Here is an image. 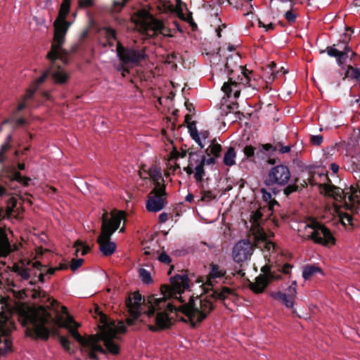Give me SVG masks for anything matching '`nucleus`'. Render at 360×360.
I'll return each instance as SVG.
<instances>
[{"label": "nucleus", "mask_w": 360, "mask_h": 360, "mask_svg": "<svg viewBox=\"0 0 360 360\" xmlns=\"http://www.w3.org/2000/svg\"><path fill=\"white\" fill-rule=\"evenodd\" d=\"M166 186L154 187L150 192L146 202V209L151 212L162 210L167 203Z\"/></svg>", "instance_id": "nucleus-12"}, {"label": "nucleus", "mask_w": 360, "mask_h": 360, "mask_svg": "<svg viewBox=\"0 0 360 360\" xmlns=\"http://www.w3.org/2000/svg\"><path fill=\"white\" fill-rule=\"evenodd\" d=\"M28 99H26L25 100L24 99V96H22V102L20 103H19V105H18L17 107V109L16 110L17 111H20L22 110V109H24L26 106V101H27Z\"/></svg>", "instance_id": "nucleus-52"}, {"label": "nucleus", "mask_w": 360, "mask_h": 360, "mask_svg": "<svg viewBox=\"0 0 360 360\" xmlns=\"http://www.w3.org/2000/svg\"><path fill=\"white\" fill-rule=\"evenodd\" d=\"M221 150V146L219 143H216L215 141H212L207 149L208 155H213L214 157H219Z\"/></svg>", "instance_id": "nucleus-31"}, {"label": "nucleus", "mask_w": 360, "mask_h": 360, "mask_svg": "<svg viewBox=\"0 0 360 360\" xmlns=\"http://www.w3.org/2000/svg\"><path fill=\"white\" fill-rule=\"evenodd\" d=\"M262 272L264 275L266 276L269 280V283L270 281L273 280H279L281 278V276L279 274L276 273L274 271L271 270V266L266 264L261 269Z\"/></svg>", "instance_id": "nucleus-29"}, {"label": "nucleus", "mask_w": 360, "mask_h": 360, "mask_svg": "<svg viewBox=\"0 0 360 360\" xmlns=\"http://www.w3.org/2000/svg\"><path fill=\"white\" fill-rule=\"evenodd\" d=\"M339 212L340 219L342 222V224L344 226H346L347 224H350L352 221V217L347 213H342L340 211H338Z\"/></svg>", "instance_id": "nucleus-37"}, {"label": "nucleus", "mask_w": 360, "mask_h": 360, "mask_svg": "<svg viewBox=\"0 0 360 360\" xmlns=\"http://www.w3.org/2000/svg\"><path fill=\"white\" fill-rule=\"evenodd\" d=\"M262 214L260 211H257L251 216V221L253 223L251 231L254 236L256 245L264 249L268 252L274 250V244L267 239L266 235L263 229L259 226V221L261 219Z\"/></svg>", "instance_id": "nucleus-11"}, {"label": "nucleus", "mask_w": 360, "mask_h": 360, "mask_svg": "<svg viewBox=\"0 0 360 360\" xmlns=\"http://www.w3.org/2000/svg\"><path fill=\"white\" fill-rule=\"evenodd\" d=\"M243 153L247 158L252 157L255 154V148L251 146H247L243 148Z\"/></svg>", "instance_id": "nucleus-43"}, {"label": "nucleus", "mask_w": 360, "mask_h": 360, "mask_svg": "<svg viewBox=\"0 0 360 360\" xmlns=\"http://www.w3.org/2000/svg\"><path fill=\"white\" fill-rule=\"evenodd\" d=\"M261 193L262 194V199L265 202H268L269 203L271 202V193L268 192L265 188L261 189Z\"/></svg>", "instance_id": "nucleus-44"}, {"label": "nucleus", "mask_w": 360, "mask_h": 360, "mask_svg": "<svg viewBox=\"0 0 360 360\" xmlns=\"http://www.w3.org/2000/svg\"><path fill=\"white\" fill-rule=\"evenodd\" d=\"M262 148L266 151H269V150L276 151V147H274L271 144H269V143L262 145Z\"/></svg>", "instance_id": "nucleus-51"}, {"label": "nucleus", "mask_w": 360, "mask_h": 360, "mask_svg": "<svg viewBox=\"0 0 360 360\" xmlns=\"http://www.w3.org/2000/svg\"><path fill=\"white\" fill-rule=\"evenodd\" d=\"M158 260L164 264H168L171 262V258L165 252H162L159 257Z\"/></svg>", "instance_id": "nucleus-40"}, {"label": "nucleus", "mask_w": 360, "mask_h": 360, "mask_svg": "<svg viewBox=\"0 0 360 360\" xmlns=\"http://www.w3.org/2000/svg\"><path fill=\"white\" fill-rule=\"evenodd\" d=\"M60 342L65 350H70V341L68 338L64 336L60 337Z\"/></svg>", "instance_id": "nucleus-46"}, {"label": "nucleus", "mask_w": 360, "mask_h": 360, "mask_svg": "<svg viewBox=\"0 0 360 360\" xmlns=\"http://www.w3.org/2000/svg\"><path fill=\"white\" fill-rule=\"evenodd\" d=\"M117 54L123 64L120 70L124 77L129 72L128 65H136L146 58L144 49L124 48L120 42L117 44Z\"/></svg>", "instance_id": "nucleus-9"}, {"label": "nucleus", "mask_w": 360, "mask_h": 360, "mask_svg": "<svg viewBox=\"0 0 360 360\" xmlns=\"http://www.w3.org/2000/svg\"><path fill=\"white\" fill-rule=\"evenodd\" d=\"M11 148V144L8 143H4L0 148L3 153H6Z\"/></svg>", "instance_id": "nucleus-53"}, {"label": "nucleus", "mask_w": 360, "mask_h": 360, "mask_svg": "<svg viewBox=\"0 0 360 360\" xmlns=\"http://www.w3.org/2000/svg\"><path fill=\"white\" fill-rule=\"evenodd\" d=\"M74 248H75V255L77 256L78 255L80 250L82 255H85L89 251V248L86 245H84L80 240H77L75 242Z\"/></svg>", "instance_id": "nucleus-33"}, {"label": "nucleus", "mask_w": 360, "mask_h": 360, "mask_svg": "<svg viewBox=\"0 0 360 360\" xmlns=\"http://www.w3.org/2000/svg\"><path fill=\"white\" fill-rule=\"evenodd\" d=\"M321 272V269L316 265H306L302 269V277L304 280H308L316 274Z\"/></svg>", "instance_id": "nucleus-27"}, {"label": "nucleus", "mask_w": 360, "mask_h": 360, "mask_svg": "<svg viewBox=\"0 0 360 360\" xmlns=\"http://www.w3.org/2000/svg\"><path fill=\"white\" fill-rule=\"evenodd\" d=\"M285 18L290 22H293L295 21L296 14L292 10H290L285 13Z\"/></svg>", "instance_id": "nucleus-45"}, {"label": "nucleus", "mask_w": 360, "mask_h": 360, "mask_svg": "<svg viewBox=\"0 0 360 360\" xmlns=\"http://www.w3.org/2000/svg\"><path fill=\"white\" fill-rule=\"evenodd\" d=\"M94 4L93 0H79V4L81 7H89Z\"/></svg>", "instance_id": "nucleus-48"}, {"label": "nucleus", "mask_w": 360, "mask_h": 360, "mask_svg": "<svg viewBox=\"0 0 360 360\" xmlns=\"http://www.w3.org/2000/svg\"><path fill=\"white\" fill-rule=\"evenodd\" d=\"M269 285V280L264 274H260L255 278V281L250 282L249 287L255 293H262Z\"/></svg>", "instance_id": "nucleus-21"}, {"label": "nucleus", "mask_w": 360, "mask_h": 360, "mask_svg": "<svg viewBox=\"0 0 360 360\" xmlns=\"http://www.w3.org/2000/svg\"><path fill=\"white\" fill-rule=\"evenodd\" d=\"M297 284L296 281H292L287 288L286 292L281 291H274L270 292L269 295L273 299L281 302L287 308H293L295 298L297 297Z\"/></svg>", "instance_id": "nucleus-15"}, {"label": "nucleus", "mask_w": 360, "mask_h": 360, "mask_svg": "<svg viewBox=\"0 0 360 360\" xmlns=\"http://www.w3.org/2000/svg\"><path fill=\"white\" fill-rule=\"evenodd\" d=\"M270 70L271 71V75L273 76V79L277 76L280 73V72L283 71V74H285L287 72L286 70L283 69V68H281L280 70H274L276 67V64L274 62H271L269 65Z\"/></svg>", "instance_id": "nucleus-38"}, {"label": "nucleus", "mask_w": 360, "mask_h": 360, "mask_svg": "<svg viewBox=\"0 0 360 360\" xmlns=\"http://www.w3.org/2000/svg\"><path fill=\"white\" fill-rule=\"evenodd\" d=\"M291 268H292V266L290 264H285L282 268V271H283V273L287 274L290 272V270Z\"/></svg>", "instance_id": "nucleus-56"}, {"label": "nucleus", "mask_w": 360, "mask_h": 360, "mask_svg": "<svg viewBox=\"0 0 360 360\" xmlns=\"http://www.w3.org/2000/svg\"><path fill=\"white\" fill-rule=\"evenodd\" d=\"M16 122L18 124L22 125V124H24L26 123V120L23 118H20V119L17 120Z\"/></svg>", "instance_id": "nucleus-58"}, {"label": "nucleus", "mask_w": 360, "mask_h": 360, "mask_svg": "<svg viewBox=\"0 0 360 360\" xmlns=\"http://www.w3.org/2000/svg\"><path fill=\"white\" fill-rule=\"evenodd\" d=\"M168 219L167 214L165 212H162L159 215V221L161 223H165Z\"/></svg>", "instance_id": "nucleus-54"}, {"label": "nucleus", "mask_w": 360, "mask_h": 360, "mask_svg": "<svg viewBox=\"0 0 360 360\" xmlns=\"http://www.w3.org/2000/svg\"><path fill=\"white\" fill-rule=\"evenodd\" d=\"M10 251L8 238L0 229V256H6ZM4 307V304L0 303V357L5 356L13 351V343L10 338L11 330L8 322L9 313Z\"/></svg>", "instance_id": "nucleus-5"}, {"label": "nucleus", "mask_w": 360, "mask_h": 360, "mask_svg": "<svg viewBox=\"0 0 360 360\" xmlns=\"http://www.w3.org/2000/svg\"><path fill=\"white\" fill-rule=\"evenodd\" d=\"M100 36L105 39V41H103L101 39L100 41V43L105 47L108 46H112L116 41L115 30L111 28L105 27L101 29L100 30Z\"/></svg>", "instance_id": "nucleus-23"}, {"label": "nucleus", "mask_w": 360, "mask_h": 360, "mask_svg": "<svg viewBox=\"0 0 360 360\" xmlns=\"http://www.w3.org/2000/svg\"><path fill=\"white\" fill-rule=\"evenodd\" d=\"M215 195L212 193V191H205L202 193L201 200H210L214 199Z\"/></svg>", "instance_id": "nucleus-41"}, {"label": "nucleus", "mask_w": 360, "mask_h": 360, "mask_svg": "<svg viewBox=\"0 0 360 360\" xmlns=\"http://www.w3.org/2000/svg\"><path fill=\"white\" fill-rule=\"evenodd\" d=\"M19 213L17 200L13 197L10 198L8 200L5 212L0 209V217L5 215L8 217H15L18 216Z\"/></svg>", "instance_id": "nucleus-24"}, {"label": "nucleus", "mask_w": 360, "mask_h": 360, "mask_svg": "<svg viewBox=\"0 0 360 360\" xmlns=\"http://www.w3.org/2000/svg\"><path fill=\"white\" fill-rule=\"evenodd\" d=\"M193 195L191 194H188L187 196H186V200L188 201V202H191L192 200H193Z\"/></svg>", "instance_id": "nucleus-63"}, {"label": "nucleus", "mask_w": 360, "mask_h": 360, "mask_svg": "<svg viewBox=\"0 0 360 360\" xmlns=\"http://www.w3.org/2000/svg\"><path fill=\"white\" fill-rule=\"evenodd\" d=\"M148 176L151 181L153 182L155 187L162 186L165 185V181L162 178L161 169L157 166H152L148 171Z\"/></svg>", "instance_id": "nucleus-25"}, {"label": "nucleus", "mask_w": 360, "mask_h": 360, "mask_svg": "<svg viewBox=\"0 0 360 360\" xmlns=\"http://www.w3.org/2000/svg\"><path fill=\"white\" fill-rule=\"evenodd\" d=\"M191 117H190L189 115H186L185 116V122L186 123V124H188V122H191Z\"/></svg>", "instance_id": "nucleus-60"}, {"label": "nucleus", "mask_w": 360, "mask_h": 360, "mask_svg": "<svg viewBox=\"0 0 360 360\" xmlns=\"http://www.w3.org/2000/svg\"><path fill=\"white\" fill-rule=\"evenodd\" d=\"M122 220L125 221V212L123 211L114 210L111 212L110 217H109L108 212L103 213L101 233L97 239L99 250L103 255H112L116 250V244L110 240V238L119 228Z\"/></svg>", "instance_id": "nucleus-3"}, {"label": "nucleus", "mask_w": 360, "mask_h": 360, "mask_svg": "<svg viewBox=\"0 0 360 360\" xmlns=\"http://www.w3.org/2000/svg\"><path fill=\"white\" fill-rule=\"evenodd\" d=\"M259 26L264 27L266 29V31H269L270 30H272L274 28V25L272 23H269L268 25L264 24L262 21L259 20Z\"/></svg>", "instance_id": "nucleus-50"}, {"label": "nucleus", "mask_w": 360, "mask_h": 360, "mask_svg": "<svg viewBox=\"0 0 360 360\" xmlns=\"http://www.w3.org/2000/svg\"><path fill=\"white\" fill-rule=\"evenodd\" d=\"M5 153H3L1 150H0V162H3L5 160V155H4Z\"/></svg>", "instance_id": "nucleus-61"}, {"label": "nucleus", "mask_w": 360, "mask_h": 360, "mask_svg": "<svg viewBox=\"0 0 360 360\" xmlns=\"http://www.w3.org/2000/svg\"><path fill=\"white\" fill-rule=\"evenodd\" d=\"M15 271L25 280H27L30 278V273L27 269H24L21 266H15Z\"/></svg>", "instance_id": "nucleus-36"}, {"label": "nucleus", "mask_w": 360, "mask_h": 360, "mask_svg": "<svg viewBox=\"0 0 360 360\" xmlns=\"http://www.w3.org/2000/svg\"><path fill=\"white\" fill-rule=\"evenodd\" d=\"M290 178V172L288 167L280 165L271 168L266 180V185H285Z\"/></svg>", "instance_id": "nucleus-17"}, {"label": "nucleus", "mask_w": 360, "mask_h": 360, "mask_svg": "<svg viewBox=\"0 0 360 360\" xmlns=\"http://www.w3.org/2000/svg\"><path fill=\"white\" fill-rule=\"evenodd\" d=\"M300 231H302L304 238L311 239L316 243L323 245L335 243V238L330 231L324 225L314 219H310L303 224V228Z\"/></svg>", "instance_id": "nucleus-8"}, {"label": "nucleus", "mask_w": 360, "mask_h": 360, "mask_svg": "<svg viewBox=\"0 0 360 360\" xmlns=\"http://www.w3.org/2000/svg\"><path fill=\"white\" fill-rule=\"evenodd\" d=\"M226 273V270L220 268L217 264H211V270L204 283V289L207 293H209L210 288H213L216 279L224 277Z\"/></svg>", "instance_id": "nucleus-20"}, {"label": "nucleus", "mask_w": 360, "mask_h": 360, "mask_svg": "<svg viewBox=\"0 0 360 360\" xmlns=\"http://www.w3.org/2000/svg\"><path fill=\"white\" fill-rule=\"evenodd\" d=\"M321 192L341 202L340 205H335L337 208L344 206L347 210H353L355 204L360 203V179L356 186H351L345 190L334 186L324 185Z\"/></svg>", "instance_id": "nucleus-7"}, {"label": "nucleus", "mask_w": 360, "mask_h": 360, "mask_svg": "<svg viewBox=\"0 0 360 360\" xmlns=\"http://www.w3.org/2000/svg\"><path fill=\"white\" fill-rule=\"evenodd\" d=\"M140 24L141 27L148 37H153L158 34L163 36H169V30L165 27L163 23L155 19L152 15L146 11L140 12Z\"/></svg>", "instance_id": "nucleus-10"}, {"label": "nucleus", "mask_w": 360, "mask_h": 360, "mask_svg": "<svg viewBox=\"0 0 360 360\" xmlns=\"http://www.w3.org/2000/svg\"><path fill=\"white\" fill-rule=\"evenodd\" d=\"M141 280L146 284H150L153 282L150 273L145 269H140L139 271Z\"/></svg>", "instance_id": "nucleus-34"}, {"label": "nucleus", "mask_w": 360, "mask_h": 360, "mask_svg": "<svg viewBox=\"0 0 360 360\" xmlns=\"http://www.w3.org/2000/svg\"><path fill=\"white\" fill-rule=\"evenodd\" d=\"M62 314H57L53 319L44 307H25L20 310L22 323L29 324L27 335L34 338L47 340L49 330L46 326L49 323H54L59 327L66 328L71 335L81 345V351L91 360H98L97 352L105 354L107 352L116 355L120 352L118 335L125 332L123 322L110 321L103 314L100 315V332L87 338L82 337L77 331L79 324L68 314V309L61 307Z\"/></svg>", "instance_id": "nucleus-1"}, {"label": "nucleus", "mask_w": 360, "mask_h": 360, "mask_svg": "<svg viewBox=\"0 0 360 360\" xmlns=\"http://www.w3.org/2000/svg\"><path fill=\"white\" fill-rule=\"evenodd\" d=\"M326 51L329 56L336 58L339 65L343 64L345 60L349 57V53H351L352 55H354V53L351 51L348 44L341 41L333 46H328Z\"/></svg>", "instance_id": "nucleus-19"}, {"label": "nucleus", "mask_w": 360, "mask_h": 360, "mask_svg": "<svg viewBox=\"0 0 360 360\" xmlns=\"http://www.w3.org/2000/svg\"><path fill=\"white\" fill-rule=\"evenodd\" d=\"M129 0H113L112 11L120 12Z\"/></svg>", "instance_id": "nucleus-35"}, {"label": "nucleus", "mask_w": 360, "mask_h": 360, "mask_svg": "<svg viewBox=\"0 0 360 360\" xmlns=\"http://www.w3.org/2000/svg\"><path fill=\"white\" fill-rule=\"evenodd\" d=\"M70 7V0H63L58 17L53 23L54 35L51 49L48 53V57L49 58H54L56 54H59L62 58H64L63 53L65 52L63 51L62 46L65 41L66 33L70 25L66 20V16L69 13Z\"/></svg>", "instance_id": "nucleus-6"}, {"label": "nucleus", "mask_w": 360, "mask_h": 360, "mask_svg": "<svg viewBox=\"0 0 360 360\" xmlns=\"http://www.w3.org/2000/svg\"><path fill=\"white\" fill-rule=\"evenodd\" d=\"M50 75L49 69L42 74L39 78H37L33 83L30 85V86L27 89L25 94L24 95V99H30L32 97L34 92L37 90L39 85L45 82L47 77Z\"/></svg>", "instance_id": "nucleus-22"}, {"label": "nucleus", "mask_w": 360, "mask_h": 360, "mask_svg": "<svg viewBox=\"0 0 360 360\" xmlns=\"http://www.w3.org/2000/svg\"><path fill=\"white\" fill-rule=\"evenodd\" d=\"M345 77L355 79L360 83V69L349 65L347 67Z\"/></svg>", "instance_id": "nucleus-32"}, {"label": "nucleus", "mask_w": 360, "mask_h": 360, "mask_svg": "<svg viewBox=\"0 0 360 360\" xmlns=\"http://www.w3.org/2000/svg\"><path fill=\"white\" fill-rule=\"evenodd\" d=\"M187 127L192 139L200 146L201 148H203L204 145L200 138L199 132L196 129L195 122L193 121L191 122H188Z\"/></svg>", "instance_id": "nucleus-28"}, {"label": "nucleus", "mask_w": 360, "mask_h": 360, "mask_svg": "<svg viewBox=\"0 0 360 360\" xmlns=\"http://www.w3.org/2000/svg\"><path fill=\"white\" fill-rule=\"evenodd\" d=\"M68 268V266L64 264H60L58 266L56 267L57 270H63Z\"/></svg>", "instance_id": "nucleus-59"}, {"label": "nucleus", "mask_w": 360, "mask_h": 360, "mask_svg": "<svg viewBox=\"0 0 360 360\" xmlns=\"http://www.w3.org/2000/svg\"><path fill=\"white\" fill-rule=\"evenodd\" d=\"M298 188V186L296 184H290L284 189V193L287 196L295 192Z\"/></svg>", "instance_id": "nucleus-42"}, {"label": "nucleus", "mask_w": 360, "mask_h": 360, "mask_svg": "<svg viewBox=\"0 0 360 360\" xmlns=\"http://www.w3.org/2000/svg\"><path fill=\"white\" fill-rule=\"evenodd\" d=\"M11 141V135L7 136V137L6 139V143H10Z\"/></svg>", "instance_id": "nucleus-64"}, {"label": "nucleus", "mask_w": 360, "mask_h": 360, "mask_svg": "<svg viewBox=\"0 0 360 360\" xmlns=\"http://www.w3.org/2000/svg\"><path fill=\"white\" fill-rule=\"evenodd\" d=\"M290 151V147L289 146H281L279 149L281 153H287Z\"/></svg>", "instance_id": "nucleus-55"}, {"label": "nucleus", "mask_w": 360, "mask_h": 360, "mask_svg": "<svg viewBox=\"0 0 360 360\" xmlns=\"http://www.w3.org/2000/svg\"><path fill=\"white\" fill-rule=\"evenodd\" d=\"M171 285L161 288V295H150L147 299L146 305L148 309L147 316H155V326H150L151 330L168 328L172 324L173 314H184L193 326L204 320L214 309L212 299L224 300L234 295L233 290L229 287L221 289L210 288V295L190 297L188 304H181L184 301L181 294L189 287L188 278L186 271L170 278Z\"/></svg>", "instance_id": "nucleus-2"}, {"label": "nucleus", "mask_w": 360, "mask_h": 360, "mask_svg": "<svg viewBox=\"0 0 360 360\" xmlns=\"http://www.w3.org/2000/svg\"><path fill=\"white\" fill-rule=\"evenodd\" d=\"M63 51L65 52L63 53L64 58H62L59 54H56V56L53 58H49L47 56V58L49 59L51 62V64L49 68L50 75L51 76L54 83L57 84H65L69 79L68 74L56 62V59H60L64 63L68 62V52L63 49Z\"/></svg>", "instance_id": "nucleus-14"}, {"label": "nucleus", "mask_w": 360, "mask_h": 360, "mask_svg": "<svg viewBox=\"0 0 360 360\" xmlns=\"http://www.w3.org/2000/svg\"><path fill=\"white\" fill-rule=\"evenodd\" d=\"M33 266L34 268L38 269L41 271L39 276V281L41 282L44 281V277L46 275H52L56 272V271H57L56 267L46 269L45 266H42L41 263L39 262H34L33 264Z\"/></svg>", "instance_id": "nucleus-26"}, {"label": "nucleus", "mask_w": 360, "mask_h": 360, "mask_svg": "<svg viewBox=\"0 0 360 360\" xmlns=\"http://www.w3.org/2000/svg\"><path fill=\"white\" fill-rule=\"evenodd\" d=\"M207 164H212L214 162V158H210L207 160H206Z\"/></svg>", "instance_id": "nucleus-62"}, {"label": "nucleus", "mask_w": 360, "mask_h": 360, "mask_svg": "<svg viewBox=\"0 0 360 360\" xmlns=\"http://www.w3.org/2000/svg\"><path fill=\"white\" fill-rule=\"evenodd\" d=\"M206 162L205 155L202 153L192 152L189 153L188 166L184 169L188 174H194L197 181H201L205 174L204 165Z\"/></svg>", "instance_id": "nucleus-13"}, {"label": "nucleus", "mask_w": 360, "mask_h": 360, "mask_svg": "<svg viewBox=\"0 0 360 360\" xmlns=\"http://www.w3.org/2000/svg\"><path fill=\"white\" fill-rule=\"evenodd\" d=\"M330 169L333 171L334 174H336L339 170V166L335 163H332L330 165Z\"/></svg>", "instance_id": "nucleus-57"}, {"label": "nucleus", "mask_w": 360, "mask_h": 360, "mask_svg": "<svg viewBox=\"0 0 360 360\" xmlns=\"http://www.w3.org/2000/svg\"><path fill=\"white\" fill-rule=\"evenodd\" d=\"M83 262V259H72L71 261L70 269L72 271H75L82 266Z\"/></svg>", "instance_id": "nucleus-39"}, {"label": "nucleus", "mask_w": 360, "mask_h": 360, "mask_svg": "<svg viewBox=\"0 0 360 360\" xmlns=\"http://www.w3.org/2000/svg\"><path fill=\"white\" fill-rule=\"evenodd\" d=\"M232 59L233 58H227L225 70L227 72L229 80L224 83L221 90L228 98L233 96L234 98H237L240 96L242 86L247 84L252 86L250 84V72L243 66L238 65L236 61L232 63Z\"/></svg>", "instance_id": "nucleus-4"}, {"label": "nucleus", "mask_w": 360, "mask_h": 360, "mask_svg": "<svg viewBox=\"0 0 360 360\" xmlns=\"http://www.w3.org/2000/svg\"><path fill=\"white\" fill-rule=\"evenodd\" d=\"M209 134H210V133L208 131H202L199 133L200 138L204 146H205V143L206 139L208 138Z\"/></svg>", "instance_id": "nucleus-49"}, {"label": "nucleus", "mask_w": 360, "mask_h": 360, "mask_svg": "<svg viewBox=\"0 0 360 360\" xmlns=\"http://www.w3.org/2000/svg\"><path fill=\"white\" fill-rule=\"evenodd\" d=\"M253 251V245L248 240H241L233 248V259L236 263H243L250 258Z\"/></svg>", "instance_id": "nucleus-16"}, {"label": "nucleus", "mask_w": 360, "mask_h": 360, "mask_svg": "<svg viewBox=\"0 0 360 360\" xmlns=\"http://www.w3.org/2000/svg\"><path fill=\"white\" fill-rule=\"evenodd\" d=\"M142 297L139 292L131 295L126 301L129 317L127 319L128 325H133L139 318L141 311Z\"/></svg>", "instance_id": "nucleus-18"}, {"label": "nucleus", "mask_w": 360, "mask_h": 360, "mask_svg": "<svg viewBox=\"0 0 360 360\" xmlns=\"http://www.w3.org/2000/svg\"><path fill=\"white\" fill-rule=\"evenodd\" d=\"M236 157L235 149L233 147H230L224 154V163L229 167L234 165L236 164Z\"/></svg>", "instance_id": "nucleus-30"}, {"label": "nucleus", "mask_w": 360, "mask_h": 360, "mask_svg": "<svg viewBox=\"0 0 360 360\" xmlns=\"http://www.w3.org/2000/svg\"><path fill=\"white\" fill-rule=\"evenodd\" d=\"M322 141H323V137H322V136H320V135L312 136L311 137V142L315 145L321 144Z\"/></svg>", "instance_id": "nucleus-47"}]
</instances>
